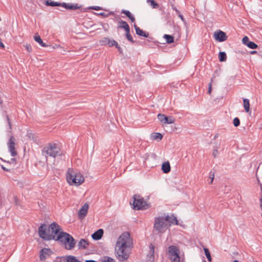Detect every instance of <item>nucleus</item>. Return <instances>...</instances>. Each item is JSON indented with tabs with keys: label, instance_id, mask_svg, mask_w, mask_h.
Wrapping results in <instances>:
<instances>
[{
	"label": "nucleus",
	"instance_id": "nucleus-43",
	"mask_svg": "<svg viewBox=\"0 0 262 262\" xmlns=\"http://www.w3.org/2000/svg\"><path fill=\"white\" fill-rule=\"evenodd\" d=\"M25 47L28 52H31L32 51V47L30 44H26Z\"/></svg>",
	"mask_w": 262,
	"mask_h": 262
},
{
	"label": "nucleus",
	"instance_id": "nucleus-7",
	"mask_svg": "<svg viewBox=\"0 0 262 262\" xmlns=\"http://www.w3.org/2000/svg\"><path fill=\"white\" fill-rule=\"evenodd\" d=\"M179 249L175 246L168 247V253L170 259L172 262H180Z\"/></svg>",
	"mask_w": 262,
	"mask_h": 262
},
{
	"label": "nucleus",
	"instance_id": "nucleus-23",
	"mask_svg": "<svg viewBox=\"0 0 262 262\" xmlns=\"http://www.w3.org/2000/svg\"><path fill=\"white\" fill-rule=\"evenodd\" d=\"M34 40L37 42H38L41 47H47V45L44 42H43L41 38H40V36L37 35V34H35L34 36Z\"/></svg>",
	"mask_w": 262,
	"mask_h": 262
},
{
	"label": "nucleus",
	"instance_id": "nucleus-10",
	"mask_svg": "<svg viewBox=\"0 0 262 262\" xmlns=\"http://www.w3.org/2000/svg\"><path fill=\"white\" fill-rule=\"evenodd\" d=\"M158 120L162 123L165 124H172L174 122L175 119L171 116L169 117L165 115L159 114L157 116Z\"/></svg>",
	"mask_w": 262,
	"mask_h": 262
},
{
	"label": "nucleus",
	"instance_id": "nucleus-37",
	"mask_svg": "<svg viewBox=\"0 0 262 262\" xmlns=\"http://www.w3.org/2000/svg\"><path fill=\"white\" fill-rule=\"evenodd\" d=\"M113 14H114V12H110L108 13H105V12H101V13H99V15L103 16V17H107L110 15H113Z\"/></svg>",
	"mask_w": 262,
	"mask_h": 262
},
{
	"label": "nucleus",
	"instance_id": "nucleus-33",
	"mask_svg": "<svg viewBox=\"0 0 262 262\" xmlns=\"http://www.w3.org/2000/svg\"><path fill=\"white\" fill-rule=\"evenodd\" d=\"M247 46L251 49H255L258 47L257 45L255 43L251 41L248 43Z\"/></svg>",
	"mask_w": 262,
	"mask_h": 262
},
{
	"label": "nucleus",
	"instance_id": "nucleus-35",
	"mask_svg": "<svg viewBox=\"0 0 262 262\" xmlns=\"http://www.w3.org/2000/svg\"><path fill=\"white\" fill-rule=\"evenodd\" d=\"M118 43L114 39H109V43L108 44V46L109 47H112L113 46H115V47L117 46Z\"/></svg>",
	"mask_w": 262,
	"mask_h": 262
},
{
	"label": "nucleus",
	"instance_id": "nucleus-56",
	"mask_svg": "<svg viewBox=\"0 0 262 262\" xmlns=\"http://www.w3.org/2000/svg\"><path fill=\"white\" fill-rule=\"evenodd\" d=\"M233 262H238V261L237 260H235L234 261H233Z\"/></svg>",
	"mask_w": 262,
	"mask_h": 262
},
{
	"label": "nucleus",
	"instance_id": "nucleus-42",
	"mask_svg": "<svg viewBox=\"0 0 262 262\" xmlns=\"http://www.w3.org/2000/svg\"><path fill=\"white\" fill-rule=\"evenodd\" d=\"M214 173L213 172H212V171H211L210 172V174H209V178L211 179V181H210V183H212L213 180H214Z\"/></svg>",
	"mask_w": 262,
	"mask_h": 262
},
{
	"label": "nucleus",
	"instance_id": "nucleus-47",
	"mask_svg": "<svg viewBox=\"0 0 262 262\" xmlns=\"http://www.w3.org/2000/svg\"><path fill=\"white\" fill-rule=\"evenodd\" d=\"M217 149H214L213 150V156L214 158H215L216 156H217Z\"/></svg>",
	"mask_w": 262,
	"mask_h": 262
},
{
	"label": "nucleus",
	"instance_id": "nucleus-44",
	"mask_svg": "<svg viewBox=\"0 0 262 262\" xmlns=\"http://www.w3.org/2000/svg\"><path fill=\"white\" fill-rule=\"evenodd\" d=\"M57 259H59V260L58 262H66V256L57 257Z\"/></svg>",
	"mask_w": 262,
	"mask_h": 262
},
{
	"label": "nucleus",
	"instance_id": "nucleus-9",
	"mask_svg": "<svg viewBox=\"0 0 262 262\" xmlns=\"http://www.w3.org/2000/svg\"><path fill=\"white\" fill-rule=\"evenodd\" d=\"M15 138L13 136H11L7 144L9 151L10 152L11 155L12 157H15V156L17 155V152L15 151Z\"/></svg>",
	"mask_w": 262,
	"mask_h": 262
},
{
	"label": "nucleus",
	"instance_id": "nucleus-28",
	"mask_svg": "<svg viewBox=\"0 0 262 262\" xmlns=\"http://www.w3.org/2000/svg\"><path fill=\"white\" fill-rule=\"evenodd\" d=\"M163 37L165 39L167 43H171L173 42L174 41V38L171 35L165 34Z\"/></svg>",
	"mask_w": 262,
	"mask_h": 262
},
{
	"label": "nucleus",
	"instance_id": "nucleus-3",
	"mask_svg": "<svg viewBox=\"0 0 262 262\" xmlns=\"http://www.w3.org/2000/svg\"><path fill=\"white\" fill-rule=\"evenodd\" d=\"M67 180L69 184H74L76 186H79L84 181V177L81 173H75L72 169H69L67 171Z\"/></svg>",
	"mask_w": 262,
	"mask_h": 262
},
{
	"label": "nucleus",
	"instance_id": "nucleus-50",
	"mask_svg": "<svg viewBox=\"0 0 262 262\" xmlns=\"http://www.w3.org/2000/svg\"><path fill=\"white\" fill-rule=\"evenodd\" d=\"M211 83L209 84V89H208V93H211Z\"/></svg>",
	"mask_w": 262,
	"mask_h": 262
},
{
	"label": "nucleus",
	"instance_id": "nucleus-20",
	"mask_svg": "<svg viewBox=\"0 0 262 262\" xmlns=\"http://www.w3.org/2000/svg\"><path fill=\"white\" fill-rule=\"evenodd\" d=\"M162 170L164 173H167L170 171V166L168 162H164L162 165Z\"/></svg>",
	"mask_w": 262,
	"mask_h": 262
},
{
	"label": "nucleus",
	"instance_id": "nucleus-21",
	"mask_svg": "<svg viewBox=\"0 0 262 262\" xmlns=\"http://www.w3.org/2000/svg\"><path fill=\"white\" fill-rule=\"evenodd\" d=\"M121 13L122 14H124L127 17L129 18V19L132 22H134L135 21V18L129 11L126 10H122Z\"/></svg>",
	"mask_w": 262,
	"mask_h": 262
},
{
	"label": "nucleus",
	"instance_id": "nucleus-58",
	"mask_svg": "<svg viewBox=\"0 0 262 262\" xmlns=\"http://www.w3.org/2000/svg\"><path fill=\"white\" fill-rule=\"evenodd\" d=\"M203 262H206L205 260H204Z\"/></svg>",
	"mask_w": 262,
	"mask_h": 262
},
{
	"label": "nucleus",
	"instance_id": "nucleus-26",
	"mask_svg": "<svg viewBox=\"0 0 262 262\" xmlns=\"http://www.w3.org/2000/svg\"><path fill=\"white\" fill-rule=\"evenodd\" d=\"M66 262H81L76 257L73 255L66 256Z\"/></svg>",
	"mask_w": 262,
	"mask_h": 262
},
{
	"label": "nucleus",
	"instance_id": "nucleus-46",
	"mask_svg": "<svg viewBox=\"0 0 262 262\" xmlns=\"http://www.w3.org/2000/svg\"><path fill=\"white\" fill-rule=\"evenodd\" d=\"M91 8L95 10H99L101 9V7L99 6H93Z\"/></svg>",
	"mask_w": 262,
	"mask_h": 262
},
{
	"label": "nucleus",
	"instance_id": "nucleus-55",
	"mask_svg": "<svg viewBox=\"0 0 262 262\" xmlns=\"http://www.w3.org/2000/svg\"><path fill=\"white\" fill-rule=\"evenodd\" d=\"M151 1V0H146V2H147V3H149V1Z\"/></svg>",
	"mask_w": 262,
	"mask_h": 262
},
{
	"label": "nucleus",
	"instance_id": "nucleus-25",
	"mask_svg": "<svg viewBox=\"0 0 262 262\" xmlns=\"http://www.w3.org/2000/svg\"><path fill=\"white\" fill-rule=\"evenodd\" d=\"M46 5L47 6L55 7V6H61L62 4L60 3L52 1V0H47L46 2Z\"/></svg>",
	"mask_w": 262,
	"mask_h": 262
},
{
	"label": "nucleus",
	"instance_id": "nucleus-12",
	"mask_svg": "<svg viewBox=\"0 0 262 262\" xmlns=\"http://www.w3.org/2000/svg\"><path fill=\"white\" fill-rule=\"evenodd\" d=\"M67 235H70L69 234L61 231L60 230L59 232L57 234L55 235V238L54 239L55 241H59L61 242L62 244H64L65 239L64 238H67Z\"/></svg>",
	"mask_w": 262,
	"mask_h": 262
},
{
	"label": "nucleus",
	"instance_id": "nucleus-18",
	"mask_svg": "<svg viewBox=\"0 0 262 262\" xmlns=\"http://www.w3.org/2000/svg\"><path fill=\"white\" fill-rule=\"evenodd\" d=\"M77 246L79 249H86L89 246V242L84 239H81L79 241Z\"/></svg>",
	"mask_w": 262,
	"mask_h": 262
},
{
	"label": "nucleus",
	"instance_id": "nucleus-11",
	"mask_svg": "<svg viewBox=\"0 0 262 262\" xmlns=\"http://www.w3.org/2000/svg\"><path fill=\"white\" fill-rule=\"evenodd\" d=\"M215 39L220 41L223 42L227 40V36L226 33L222 31L219 30L215 32L214 34Z\"/></svg>",
	"mask_w": 262,
	"mask_h": 262
},
{
	"label": "nucleus",
	"instance_id": "nucleus-54",
	"mask_svg": "<svg viewBox=\"0 0 262 262\" xmlns=\"http://www.w3.org/2000/svg\"><path fill=\"white\" fill-rule=\"evenodd\" d=\"M11 160L13 161H15V159L14 158L12 159Z\"/></svg>",
	"mask_w": 262,
	"mask_h": 262
},
{
	"label": "nucleus",
	"instance_id": "nucleus-57",
	"mask_svg": "<svg viewBox=\"0 0 262 262\" xmlns=\"http://www.w3.org/2000/svg\"><path fill=\"white\" fill-rule=\"evenodd\" d=\"M176 11L177 12H179V11H178V10L176 9Z\"/></svg>",
	"mask_w": 262,
	"mask_h": 262
},
{
	"label": "nucleus",
	"instance_id": "nucleus-17",
	"mask_svg": "<svg viewBox=\"0 0 262 262\" xmlns=\"http://www.w3.org/2000/svg\"><path fill=\"white\" fill-rule=\"evenodd\" d=\"M134 28L136 30V33L137 35L145 37H148L149 36V33L143 31L136 25H134Z\"/></svg>",
	"mask_w": 262,
	"mask_h": 262
},
{
	"label": "nucleus",
	"instance_id": "nucleus-48",
	"mask_svg": "<svg viewBox=\"0 0 262 262\" xmlns=\"http://www.w3.org/2000/svg\"><path fill=\"white\" fill-rule=\"evenodd\" d=\"M179 16L180 17L181 19L185 23V19L183 16L181 14H179Z\"/></svg>",
	"mask_w": 262,
	"mask_h": 262
},
{
	"label": "nucleus",
	"instance_id": "nucleus-36",
	"mask_svg": "<svg viewBox=\"0 0 262 262\" xmlns=\"http://www.w3.org/2000/svg\"><path fill=\"white\" fill-rule=\"evenodd\" d=\"M101 262H115V260L112 257L107 256L104 257V259Z\"/></svg>",
	"mask_w": 262,
	"mask_h": 262
},
{
	"label": "nucleus",
	"instance_id": "nucleus-27",
	"mask_svg": "<svg viewBox=\"0 0 262 262\" xmlns=\"http://www.w3.org/2000/svg\"><path fill=\"white\" fill-rule=\"evenodd\" d=\"M243 102L245 110L247 113H248L250 109L249 100L248 99L245 98L243 99Z\"/></svg>",
	"mask_w": 262,
	"mask_h": 262
},
{
	"label": "nucleus",
	"instance_id": "nucleus-5",
	"mask_svg": "<svg viewBox=\"0 0 262 262\" xmlns=\"http://www.w3.org/2000/svg\"><path fill=\"white\" fill-rule=\"evenodd\" d=\"M164 216H158L155 218L154 228L159 233H163L167 228V224Z\"/></svg>",
	"mask_w": 262,
	"mask_h": 262
},
{
	"label": "nucleus",
	"instance_id": "nucleus-45",
	"mask_svg": "<svg viewBox=\"0 0 262 262\" xmlns=\"http://www.w3.org/2000/svg\"><path fill=\"white\" fill-rule=\"evenodd\" d=\"M116 48L118 49V50L120 53L122 54L123 53V50H122V48L118 45V44L116 47Z\"/></svg>",
	"mask_w": 262,
	"mask_h": 262
},
{
	"label": "nucleus",
	"instance_id": "nucleus-6",
	"mask_svg": "<svg viewBox=\"0 0 262 262\" xmlns=\"http://www.w3.org/2000/svg\"><path fill=\"white\" fill-rule=\"evenodd\" d=\"M133 208L136 210L145 209L147 205L144 199L139 195L135 194L134 196L133 203Z\"/></svg>",
	"mask_w": 262,
	"mask_h": 262
},
{
	"label": "nucleus",
	"instance_id": "nucleus-53",
	"mask_svg": "<svg viewBox=\"0 0 262 262\" xmlns=\"http://www.w3.org/2000/svg\"><path fill=\"white\" fill-rule=\"evenodd\" d=\"M3 103V101L1 99H0V104H2Z\"/></svg>",
	"mask_w": 262,
	"mask_h": 262
},
{
	"label": "nucleus",
	"instance_id": "nucleus-40",
	"mask_svg": "<svg viewBox=\"0 0 262 262\" xmlns=\"http://www.w3.org/2000/svg\"><path fill=\"white\" fill-rule=\"evenodd\" d=\"M242 41L243 43L246 46H247L248 43L250 42V41L249 39V38L247 36H244L243 38Z\"/></svg>",
	"mask_w": 262,
	"mask_h": 262
},
{
	"label": "nucleus",
	"instance_id": "nucleus-29",
	"mask_svg": "<svg viewBox=\"0 0 262 262\" xmlns=\"http://www.w3.org/2000/svg\"><path fill=\"white\" fill-rule=\"evenodd\" d=\"M219 60L221 62L225 61L227 59L226 54L225 52H220L219 54Z\"/></svg>",
	"mask_w": 262,
	"mask_h": 262
},
{
	"label": "nucleus",
	"instance_id": "nucleus-51",
	"mask_svg": "<svg viewBox=\"0 0 262 262\" xmlns=\"http://www.w3.org/2000/svg\"><path fill=\"white\" fill-rule=\"evenodd\" d=\"M85 262H97V261L94 260H86L85 261Z\"/></svg>",
	"mask_w": 262,
	"mask_h": 262
},
{
	"label": "nucleus",
	"instance_id": "nucleus-24",
	"mask_svg": "<svg viewBox=\"0 0 262 262\" xmlns=\"http://www.w3.org/2000/svg\"><path fill=\"white\" fill-rule=\"evenodd\" d=\"M51 250L48 248H43L41 250L40 257L41 260L45 258L46 255H49Z\"/></svg>",
	"mask_w": 262,
	"mask_h": 262
},
{
	"label": "nucleus",
	"instance_id": "nucleus-16",
	"mask_svg": "<svg viewBox=\"0 0 262 262\" xmlns=\"http://www.w3.org/2000/svg\"><path fill=\"white\" fill-rule=\"evenodd\" d=\"M103 234V230L99 229L95 231L92 235V237L94 240H99L101 238Z\"/></svg>",
	"mask_w": 262,
	"mask_h": 262
},
{
	"label": "nucleus",
	"instance_id": "nucleus-19",
	"mask_svg": "<svg viewBox=\"0 0 262 262\" xmlns=\"http://www.w3.org/2000/svg\"><path fill=\"white\" fill-rule=\"evenodd\" d=\"M61 6L66 9L76 10L79 8L77 4L74 5L72 4L62 3Z\"/></svg>",
	"mask_w": 262,
	"mask_h": 262
},
{
	"label": "nucleus",
	"instance_id": "nucleus-8",
	"mask_svg": "<svg viewBox=\"0 0 262 262\" xmlns=\"http://www.w3.org/2000/svg\"><path fill=\"white\" fill-rule=\"evenodd\" d=\"M65 239V248L67 250H71L75 247L76 241L72 235H67V238Z\"/></svg>",
	"mask_w": 262,
	"mask_h": 262
},
{
	"label": "nucleus",
	"instance_id": "nucleus-22",
	"mask_svg": "<svg viewBox=\"0 0 262 262\" xmlns=\"http://www.w3.org/2000/svg\"><path fill=\"white\" fill-rule=\"evenodd\" d=\"M119 22L120 25L118 26V28H123L125 30V31H127L130 29L129 25L126 21L121 19Z\"/></svg>",
	"mask_w": 262,
	"mask_h": 262
},
{
	"label": "nucleus",
	"instance_id": "nucleus-34",
	"mask_svg": "<svg viewBox=\"0 0 262 262\" xmlns=\"http://www.w3.org/2000/svg\"><path fill=\"white\" fill-rule=\"evenodd\" d=\"M204 252H205V255H206L208 260L209 261H211V255H210L209 250L207 248H205Z\"/></svg>",
	"mask_w": 262,
	"mask_h": 262
},
{
	"label": "nucleus",
	"instance_id": "nucleus-52",
	"mask_svg": "<svg viewBox=\"0 0 262 262\" xmlns=\"http://www.w3.org/2000/svg\"><path fill=\"white\" fill-rule=\"evenodd\" d=\"M256 52H257L256 51H252L250 53L252 54H255Z\"/></svg>",
	"mask_w": 262,
	"mask_h": 262
},
{
	"label": "nucleus",
	"instance_id": "nucleus-15",
	"mask_svg": "<svg viewBox=\"0 0 262 262\" xmlns=\"http://www.w3.org/2000/svg\"><path fill=\"white\" fill-rule=\"evenodd\" d=\"M149 253L147 255L148 260L150 262H153L154 260L155 246L153 244H150L149 246Z\"/></svg>",
	"mask_w": 262,
	"mask_h": 262
},
{
	"label": "nucleus",
	"instance_id": "nucleus-32",
	"mask_svg": "<svg viewBox=\"0 0 262 262\" xmlns=\"http://www.w3.org/2000/svg\"><path fill=\"white\" fill-rule=\"evenodd\" d=\"M100 42L101 45L108 46V44L109 43V38L107 37H104L100 41Z\"/></svg>",
	"mask_w": 262,
	"mask_h": 262
},
{
	"label": "nucleus",
	"instance_id": "nucleus-38",
	"mask_svg": "<svg viewBox=\"0 0 262 262\" xmlns=\"http://www.w3.org/2000/svg\"><path fill=\"white\" fill-rule=\"evenodd\" d=\"M149 3L150 4V5L152 7V8H157L159 6L158 4L156 3L154 0L149 1Z\"/></svg>",
	"mask_w": 262,
	"mask_h": 262
},
{
	"label": "nucleus",
	"instance_id": "nucleus-39",
	"mask_svg": "<svg viewBox=\"0 0 262 262\" xmlns=\"http://www.w3.org/2000/svg\"><path fill=\"white\" fill-rule=\"evenodd\" d=\"M233 124L235 127H237L240 124V120L238 118L236 117L233 119Z\"/></svg>",
	"mask_w": 262,
	"mask_h": 262
},
{
	"label": "nucleus",
	"instance_id": "nucleus-2",
	"mask_svg": "<svg viewBox=\"0 0 262 262\" xmlns=\"http://www.w3.org/2000/svg\"><path fill=\"white\" fill-rule=\"evenodd\" d=\"M61 230L60 226L55 222L50 224L48 227L45 224H41L38 228L39 236L47 241L54 239L56 234Z\"/></svg>",
	"mask_w": 262,
	"mask_h": 262
},
{
	"label": "nucleus",
	"instance_id": "nucleus-14",
	"mask_svg": "<svg viewBox=\"0 0 262 262\" xmlns=\"http://www.w3.org/2000/svg\"><path fill=\"white\" fill-rule=\"evenodd\" d=\"M164 219L165 222H167L169 223V226L172 224L178 225V222L177 217L173 215H172L171 216L166 215L164 217Z\"/></svg>",
	"mask_w": 262,
	"mask_h": 262
},
{
	"label": "nucleus",
	"instance_id": "nucleus-31",
	"mask_svg": "<svg viewBox=\"0 0 262 262\" xmlns=\"http://www.w3.org/2000/svg\"><path fill=\"white\" fill-rule=\"evenodd\" d=\"M125 32H126L125 35H126V38L127 39V40L132 43H134L135 41L133 40V37L132 36V35L130 34V29H129L127 31H125Z\"/></svg>",
	"mask_w": 262,
	"mask_h": 262
},
{
	"label": "nucleus",
	"instance_id": "nucleus-13",
	"mask_svg": "<svg viewBox=\"0 0 262 262\" xmlns=\"http://www.w3.org/2000/svg\"><path fill=\"white\" fill-rule=\"evenodd\" d=\"M89 207V204L87 203H85L82 206L78 212V216L79 218L83 219L86 215Z\"/></svg>",
	"mask_w": 262,
	"mask_h": 262
},
{
	"label": "nucleus",
	"instance_id": "nucleus-30",
	"mask_svg": "<svg viewBox=\"0 0 262 262\" xmlns=\"http://www.w3.org/2000/svg\"><path fill=\"white\" fill-rule=\"evenodd\" d=\"M152 138L155 140H161L163 138V136L161 133H155L152 134Z\"/></svg>",
	"mask_w": 262,
	"mask_h": 262
},
{
	"label": "nucleus",
	"instance_id": "nucleus-41",
	"mask_svg": "<svg viewBox=\"0 0 262 262\" xmlns=\"http://www.w3.org/2000/svg\"><path fill=\"white\" fill-rule=\"evenodd\" d=\"M6 118H7V122H8V124L9 125V128L11 130L12 129V124H11L10 119L9 118V117L8 115H6Z\"/></svg>",
	"mask_w": 262,
	"mask_h": 262
},
{
	"label": "nucleus",
	"instance_id": "nucleus-49",
	"mask_svg": "<svg viewBox=\"0 0 262 262\" xmlns=\"http://www.w3.org/2000/svg\"><path fill=\"white\" fill-rule=\"evenodd\" d=\"M1 167L4 170V171H9V170L7 168H6L5 167H4L3 165H2L1 166Z\"/></svg>",
	"mask_w": 262,
	"mask_h": 262
},
{
	"label": "nucleus",
	"instance_id": "nucleus-4",
	"mask_svg": "<svg viewBox=\"0 0 262 262\" xmlns=\"http://www.w3.org/2000/svg\"><path fill=\"white\" fill-rule=\"evenodd\" d=\"M60 151V148L56 144L50 143L43 148L42 155L46 157L47 156H49L55 158L59 155Z\"/></svg>",
	"mask_w": 262,
	"mask_h": 262
},
{
	"label": "nucleus",
	"instance_id": "nucleus-1",
	"mask_svg": "<svg viewBox=\"0 0 262 262\" xmlns=\"http://www.w3.org/2000/svg\"><path fill=\"white\" fill-rule=\"evenodd\" d=\"M133 247V241L129 232H125L118 237L116 244L117 257L119 261L127 260Z\"/></svg>",
	"mask_w": 262,
	"mask_h": 262
}]
</instances>
